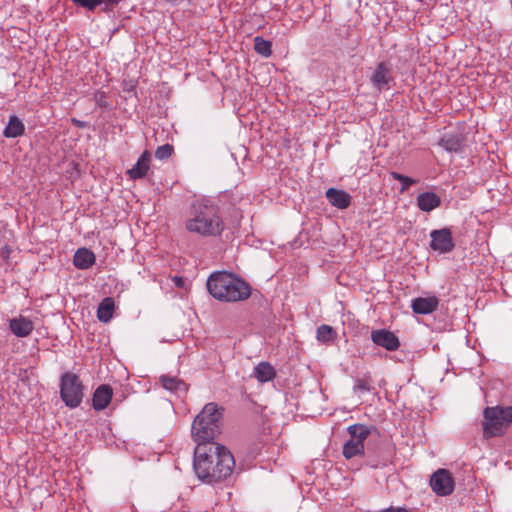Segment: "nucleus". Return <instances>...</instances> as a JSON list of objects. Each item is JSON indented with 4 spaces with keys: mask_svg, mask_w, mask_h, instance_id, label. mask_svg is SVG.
<instances>
[{
    "mask_svg": "<svg viewBox=\"0 0 512 512\" xmlns=\"http://www.w3.org/2000/svg\"><path fill=\"white\" fill-rule=\"evenodd\" d=\"M193 466L201 481L214 484L232 474L235 460L225 446L219 443H210V445L196 446Z\"/></svg>",
    "mask_w": 512,
    "mask_h": 512,
    "instance_id": "nucleus-1",
    "label": "nucleus"
},
{
    "mask_svg": "<svg viewBox=\"0 0 512 512\" xmlns=\"http://www.w3.org/2000/svg\"><path fill=\"white\" fill-rule=\"evenodd\" d=\"M185 228L202 237H216L222 234L225 224L217 205L210 201H197L190 208Z\"/></svg>",
    "mask_w": 512,
    "mask_h": 512,
    "instance_id": "nucleus-2",
    "label": "nucleus"
},
{
    "mask_svg": "<svg viewBox=\"0 0 512 512\" xmlns=\"http://www.w3.org/2000/svg\"><path fill=\"white\" fill-rule=\"evenodd\" d=\"M210 295L221 302H238L251 296V287L233 273L218 271L207 279Z\"/></svg>",
    "mask_w": 512,
    "mask_h": 512,
    "instance_id": "nucleus-3",
    "label": "nucleus"
},
{
    "mask_svg": "<svg viewBox=\"0 0 512 512\" xmlns=\"http://www.w3.org/2000/svg\"><path fill=\"white\" fill-rule=\"evenodd\" d=\"M223 411L222 407L210 402L195 417L191 427V435L197 446L215 443L214 439L221 432Z\"/></svg>",
    "mask_w": 512,
    "mask_h": 512,
    "instance_id": "nucleus-4",
    "label": "nucleus"
},
{
    "mask_svg": "<svg viewBox=\"0 0 512 512\" xmlns=\"http://www.w3.org/2000/svg\"><path fill=\"white\" fill-rule=\"evenodd\" d=\"M483 417L484 438L502 436L512 424V406L486 407L483 411Z\"/></svg>",
    "mask_w": 512,
    "mask_h": 512,
    "instance_id": "nucleus-5",
    "label": "nucleus"
},
{
    "mask_svg": "<svg viewBox=\"0 0 512 512\" xmlns=\"http://www.w3.org/2000/svg\"><path fill=\"white\" fill-rule=\"evenodd\" d=\"M60 396L63 402L70 408H76L81 404L84 397V385L79 376L73 373L62 375Z\"/></svg>",
    "mask_w": 512,
    "mask_h": 512,
    "instance_id": "nucleus-6",
    "label": "nucleus"
},
{
    "mask_svg": "<svg viewBox=\"0 0 512 512\" xmlns=\"http://www.w3.org/2000/svg\"><path fill=\"white\" fill-rule=\"evenodd\" d=\"M348 432L351 439L347 441L343 447V455L350 459L364 452V441L370 434V429L361 424L349 426Z\"/></svg>",
    "mask_w": 512,
    "mask_h": 512,
    "instance_id": "nucleus-7",
    "label": "nucleus"
},
{
    "mask_svg": "<svg viewBox=\"0 0 512 512\" xmlns=\"http://www.w3.org/2000/svg\"><path fill=\"white\" fill-rule=\"evenodd\" d=\"M430 486L438 496H447L453 492L455 483L447 469H438L430 478Z\"/></svg>",
    "mask_w": 512,
    "mask_h": 512,
    "instance_id": "nucleus-8",
    "label": "nucleus"
},
{
    "mask_svg": "<svg viewBox=\"0 0 512 512\" xmlns=\"http://www.w3.org/2000/svg\"><path fill=\"white\" fill-rule=\"evenodd\" d=\"M431 244L430 247L440 253H448L453 250L454 243L452 239V232L449 228L433 230L430 232Z\"/></svg>",
    "mask_w": 512,
    "mask_h": 512,
    "instance_id": "nucleus-9",
    "label": "nucleus"
},
{
    "mask_svg": "<svg viewBox=\"0 0 512 512\" xmlns=\"http://www.w3.org/2000/svg\"><path fill=\"white\" fill-rule=\"evenodd\" d=\"M371 339L376 345L381 346L388 351H395L400 345L398 337L393 332L386 329L372 331Z\"/></svg>",
    "mask_w": 512,
    "mask_h": 512,
    "instance_id": "nucleus-10",
    "label": "nucleus"
},
{
    "mask_svg": "<svg viewBox=\"0 0 512 512\" xmlns=\"http://www.w3.org/2000/svg\"><path fill=\"white\" fill-rule=\"evenodd\" d=\"M113 389L108 384L100 385L94 392L92 406L96 411L104 410L112 400Z\"/></svg>",
    "mask_w": 512,
    "mask_h": 512,
    "instance_id": "nucleus-11",
    "label": "nucleus"
},
{
    "mask_svg": "<svg viewBox=\"0 0 512 512\" xmlns=\"http://www.w3.org/2000/svg\"><path fill=\"white\" fill-rule=\"evenodd\" d=\"M439 299L436 296L418 297L412 300L411 308L416 314H430L437 310Z\"/></svg>",
    "mask_w": 512,
    "mask_h": 512,
    "instance_id": "nucleus-12",
    "label": "nucleus"
},
{
    "mask_svg": "<svg viewBox=\"0 0 512 512\" xmlns=\"http://www.w3.org/2000/svg\"><path fill=\"white\" fill-rule=\"evenodd\" d=\"M11 332L17 337H27L34 329L33 322L22 315L15 317L9 321Z\"/></svg>",
    "mask_w": 512,
    "mask_h": 512,
    "instance_id": "nucleus-13",
    "label": "nucleus"
},
{
    "mask_svg": "<svg viewBox=\"0 0 512 512\" xmlns=\"http://www.w3.org/2000/svg\"><path fill=\"white\" fill-rule=\"evenodd\" d=\"M150 161L151 154L148 151H144L136 164L127 171L130 179L136 180L145 177L150 168Z\"/></svg>",
    "mask_w": 512,
    "mask_h": 512,
    "instance_id": "nucleus-14",
    "label": "nucleus"
},
{
    "mask_svg": "<svg viewBox=\"0 0 512 512\" xmlns=\"http://www.w3.org/2000/svg\"><path fill=\"white\" fill-rule=\"evenodd\" d=\"M326 197L330 204L338 209H346L351 204L350 194L336 188H329L326 191Z\"/></svg>",
    "mask_w": 512,
    "mask_h": 512,
    "instance_id": "nucleus-15",
    "label": "nucleus"
},
{
    "mask_svg": "<svg viewBox=\"0 0 512 512\" xmlns=\"http://www.w3.org/2000/svg\"><path fill=\"white\" fill-rule=\"evenodd\" d=\"M391 79V69L385 63L378 64L371 76V82L378 90L384 89Z\"/></svg>",
    "mask_w": 512,
    "mask_h": 512,
    "instance_id": "nucleus-16",
    "label": "nucleus"
},
{
    "mask_svg": "<svg viewBox=\"0 0 512 512\" xmlns=\"http://www.w3.org/2000/svg\"><path fill=\"white\" fill-rule=\"evenodd\" d=\"M441 204L440 197L434 192H424L417 197V206L421 211L430 212Z\"/></svg>",
    "mask_w": 512,
    "mask_h": 512,
    "instance_id": "nucleus-17",
    "label": "nucleus"
},
{
    "mask_svg": "<svg viewBox=\"0 0 512 512\" xmlns=\"http://www.w3.org/2000/svg\"><path fill=\"white\" fill-rule=\"evenodd\" d=\"M95 254L87 248H79L73 258V263L78 269H88L95 263Z\"/></svg>",
    "mask_w": 512,
    "mask_h": 512,
    "instance_id": "nucleus-18",
    "label": "nucleus"
},
{
    "mask_svg": "<svg viewBox=\"0 0 512 512\" xmlns=\"http://www.w3.org/2000/svg\"><path fill=\"white\" fill-rule=\"evenodd\" d=\"M448 152H459L463 147V139L456 134L444 135L438 142Z\"/></svg>",
    "mask_w": 512,
    "mask_h": 512,
    "instance_id": "nucleus-19",
    "label": "nucleus"
},
{
    "mask_svg": "<svg viewBox=\"0 0 512 512\" xmlns=\"http://www.w3.org/2000/svg\"><path fill=\"white\" fill-rule=\"evenodd\" d=\"M25 127L23 122L15 115L9 117V122L4 129L3 135L7 138H16L23 135Z\"/></svg>",
    "mask_w": 512,
    "mask_h": 512,
    "instance_id": "nucleus-20",
    "label": "nucleus"
},
{
    "mask_svg": "<svg viewBox=\"0 0 512 512\" xmlns=\"http://www.w3.org/2000/svg\"><path fill=\"white\" fill-rule=\"evenodd\" d=\"M114 308V300L110 297L104 298L97 309V317L99 321L108 323L113 316Z\"/></svg>",
    "mask_w": 512,
    "mask_h": 512,
    "instance_id": "nucleus-21",
    "label": "nucleus"
},
{
    "mask_svg": "<svg viewBox=\"0 0 512 512\" xmlns=\"http://www.w3.org/2000/svg\"><path fill=\"white\" fill-rule=\"evenodd\" d=\"M254 376L259 382H268L274 379L276 372L270 363L260 362L254 368Z\"/></svg>",
    "mask_w": 512,
    "mask_h": 512,
    "instance_id": "nucleus-22",
    "label": "nucleus"
},
{
    "mask_svg": "<svg viewBox=\"0 0 512 512\" xmlns=\"http://www.w3.org/2000/svg\"><path fill=\"white\" fill-rule=\"evenodd\" d=\"M160 382L162 387L169 391L174 392H186L187 386L186 384L179 378L169 375H162L160 377Z\"/></svg>",
    "mask_w": 512,
    "mask_h": 512,
    "instance_id": "nucleus-23",
    "label": "nucleus"
},
{
    "mask_svg": "<svg viewBox=\"0 0 512 512\" xmlns=\"http://www.w3.org/2000/svg\"><path fill=\"white\" fill-rule=\"evenodd\" d=\"M336 332L329 325L323 324L317 328V340L322 343H330L336 339Z\"/></svg>",
    "mask_w": 512,
    "mask_h": 512,
    "instance_id": "nucleus-24",
    "label": "nucleus"
},
{
    "mask_svg": "<svg viewBox=\"0 0 512 512\" xmlns=\"http://www.w3.org/2000/svg\"><path fill=\"white\" fill-rule=\"evenodd\" d=\"M254 49L258 54L267 58L272 54V43L260 36H256L254 38Z\"/></svg>",
    "mask_w": 512,
    "mask_h": 512,
    "instance_id": "nucleus-25",
    "label": "nucleus"
},
{
    "mask_svg": "<svg viewBox=\"0 0 512 512\" xmlns=\"http://www.w3.org/2000/svg\"><path fill=\"white\" fill-rule=\"evenodd\" d=\"M390 175L394 180L401 182L400 192L407 191L411 185L416 183V180L395 171L390 172Z\"/></svg>",
    "mask_w": 512,
    "mask_h": 512,
    "instance_id": "nucleus-26",
    "label": "nucleus"
},
{
    "mask_svg": "<svg viewBox=\"0 0 512 512\" xmlns=\"http://www.w3.org/2000/svg\"><path fill=\"white\" fill-rule=\"evenodd\" d=\"M173 151H174V149H173L172 145L165 144V145L159 146L156 149L155 157L159 160L168 159L172 155Z\"/></svg>",
    "mask_w": 512,
    "mask_h": 512,
    "instance_id": "nucleus-27",
    "label": "nucleus"
},
{
    "mask_svg": "<svg viewBox=\"0 0 512 512\" xmlns=\"http://www.w3.org/2000/svg\"><path fill=\"white\" fill-rule=\"evenodd\" d=\"M74 4L83 7L89 11H93L98 5L102 3V0H71Z\"/></svg>",
    "mask_w": 512,
    "mask_h": 512,
    "instance_id": "nucleus-28",
    "label": "nucleus"
},
{
    "mask_svg": "<svg viewBox=\"0 0 512 512\" xmlns=\"http://www.w3.org/2000/svg\"><path fill=\"white\" fill-rule=\"evenodd\" d=\"M372 389L371 381L367 378H359L354 386L355 391L369 392Z\"/></svg>",
    "mask_w": 512,
    "mask_h": 512,
    "instance_id": "nucleus-29",
    "label": "nucleus"
},
{
    "mask_svg": "<svg viewBox=\"0 0 512 512\" xmlns=\"http://www.w3.org/2000/svg\"><path fill=\"white\" fill-rule=\"evenodd\" d=\"M12 252V249L9 245L7 244H4L3 246H1L0 248V256L3 260L5 261H8L9 258H10V254Z\"/></svg>",
    "mask_w": 512,
    "mask_h": 512,
    "instance_id": "nucleus-30",
    "label": "nucleus"
},
{
    "mask_svg": "<svg viewBox=\"0 0 512 512\" xmlns=\"http://www.w3.org/2000/svg\"><path fill=\"white\" fill-rule=\"evenodd\" d=\"M71 122L74 126L78 127V128H85L87 126V123L84 122V121H81V120H78L76 118H72L71 119Z\"/></svg>",
    "mask_w": 512,
    "mask_h": 512,
    "instance_id": "nucleus-31",
    "label": "nucleus"
},
{
    "mask_svg": "<svg viewBox=\"0 0 512 512\" xmlns=\"http://www.w3.org/2000/svg\"><path fill=\"white\" fill-rule=\"evenodd\" d=\"M121 0H102V3L106 5H117Z\"/></svg>",
    "mask_w": 512,
    "mask_h": 512,
    "instance_id": "nucleus-32",
    "label": "nucleus"
},
{
    "mask_svg": "<svg viewBox=\"0 0 512 512\" xmlns=\"http://www.w3.org/2000/svg\"><path fill=\"white\" fill-rule=\"evenodd\" d=\"M181 282V278H178V281L176 282V285H179Z\"/></svg>",
    "mask_w": 512,
    "mask_h": 512,
    "instance_id": "nucleus-33",
    "label": "nucleus"
},
{
    "mask_svg": "<svg viewBox=\"0 0 512 512\" xmlns=\"http://www.w3.org/2000/svg\"><path fill=\"white\" fill-rule=\"evenodd\" d=\"M181 282V278H178V281L176 282V285H179Z\"/></svg>",
    "mask_w": 512,
    "mask_h": 512,
    "instance_id": "nucleus-34",
    "label": "nucleus"
},
{
    "mask_svg": "<svg viewBox=\"0 0 512 512\" xmlns=\"http://www.w3.org/2000/svg\"><path fill=\"white\" fill-rule=\"evenodd\" d=\"M181 282V278H178V281L176 282V285H179Z\"/></svg>",
    "mask_w": 512,
    "mask_h": 512,
    "instance_id": "nucleus-35",
    "label": "nucleus"
}]
</instances>
